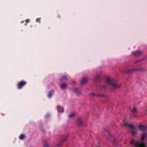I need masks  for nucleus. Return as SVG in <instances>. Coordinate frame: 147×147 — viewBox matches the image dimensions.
I'll list each match as a JSON object with an SVG mask.
<instances>
[{
  "mask_svg": "<svg viewBox=\"0 0 147 147\" xmlns=\"http://www.w3.org/2000/svg\"><path fill=\"white\" fill-rule=\"evenodd\" d=\"M130 144H131L136 147H145L144 144H140L136 140L132 139Z\"/></svg>",
  "mask_w": 147,
  "mask_h": 147,
  "instance_id": "f257e3e1",
  "label": "nucleus"
},
{
  "mask_svg": "<svg viewBox=\"0 0 147 147\" xmlns=\"http://www.w3.org/2000/svg\"><path fill=\"white\" fill-rule=\"evenodd\" d=\"M141 68H134V69H128L125 70L126 72L130 73L134 72L137 71H139L142 70Z\"/></svg>",
  "mask_w": 147,
  "mask_h": 147,
  "instance_id": "f03ea898",
  "label": "nucleus"
},
{
  "mask_svg": "<svg viewBox=\"0 0 147 147\" xmlns=\"http://www.w3.org/2000/svg\"><path fill=\"white\" fill-rule=\"evenodd\" d=\"M138 128L141 130L144 131H147V127L145 125L140 124L138 125Z\"/></svg>",
  "mask_w": 147,
  "mask_h": 147,
  "instance_id": "7ed1b4c3",
  "label": "nucleus"
},
{
  "mask_svg": "<svg viewBox=\"0 0 147 147\" xmlns=\"http://www.w3.org/2000/svg\"><path fill=\"white\" fill-rule=\"evenodd\" d=\"M76 122L77 125L80 126L83 124L84 121L82 118H78L76 119Z\"/></svg>",
  "mask_w": 147,
  "mask_h": 147,
  "instance_id": "20e7f679",
  "label": "nucleus"
},
{
  "mask_svg": "<svg viewBox=\"0 0 147 147\" xmlns=\"http://www.w3.org/2000/svg\"><path fill=\"white\" fill-rule=\"evenodd\" d=\"M147 136V131H144L142 134L141 137V140L142 141H143L145 139L146 136Z\"/></svg>",
  "mask_w": 147,
  "mask_h": 147,
  "instance_id": "39448f33",
  "label": "nucleus"
},
{
  "mask_svg": "<svg viewBox=\"0 0 147 147\" xmlns=\"http://www.w3.org/2000/svg\"><path fill=\"white\" fill-rule=\"evenodd\" d=\"M106 82L112 85L115 81L113 79L111 78H107L106 79Z\"/></svg>",
  "mask_w": 147,
  "mask_h": 147,
  "instance_id": "423d86ee",
  "label": "nucleus"
},
{
  "mask_svg": "<svg viewBox=\"0 0 147 147\" xmlns=\"http://www.w3.org/2000/svg\"><path fill=\"white\" fill-rule=\"evenodd\" d=\"M129 109L132 113H136L137 110V108L135 106H129Z\"/></svg>",
  "mask_w": 147,
  "mask_h": 147,
  "instance_id": "0eeeda50",
  "label": "nucleus"
},
{
  "mask_svg": "<svg viewBox=\"0 0 147 147\" xmlns=\"http://www.w3.org/2000/svg\"><path fill=\"white\" fill-rule=\"evenodd\" d=\"M128 124L127 123V120L125 118L123 120V122L122 124V126L124 127L128 126Z\"/></svg>",
  "mask_w": 147,
  "mask_h": 147,
  "instance_id": "6e6552de",
  "label": "nucleus"
},
{
  "mask_svg": "<svg viewBox=\"0 0 147 147\" xmlns=\"http://www.w3.org/2000/svg\"><path fill=\"white\" fill-rule=\"evenodd\" d=\"M112 85L113 87L115 88H119L121 86V85L120 84L117 83L115 81L112 84Z\"/></svg>",
  "mask_w": 147,
  "mask_h": 147,
  "instance_id": "1a4fd4ad",
  "label": "nucleus"
},
{
  "mask_svg": "<svg viewBox=\"0 0 147 147\" xmlns=\"http://www.w3.org/2000/svg\"><path fill=\"white\" fill-rule=\"evenodd\" d=\"M26 82L24 81H22L18 84V87L19 88H21L22 86L26 84Z\"/></svg>",
  "mask_w": 147,
  "mask_h": 147,
  "instance_id": "9d476101",
  "label": "nucleus"
},
{
  "mask_svg": "<svg viewBox=\"0 0 147 147\" xmlns=\"http://www.w3.org/2000/svg\"><path fill=\"white\" fill-rule=\"evenodd\" d=\"M76 115V113H73L69 114L68 116V117L69 119H72L74 118Z\"/></svg>",
  "mask_w": 147,
  "mask_h": 147,
  "instance_id": "9b49d317",
  "label": "nucleus"
},
{
  "mask_svg": "<svg viewBox=\"0 0 147 147\" xmlns=\"http://www.w3.org/2000/svg\"><path fill=\"white\" fill-rule=\"evenodd\" d=\"M43 147H50V145L46 141H44L43 143Z\"/></svg>",
  "mask_w": 147,
  "mask_h": 147,
  "instance_id": "f8f14e48",
  "label": "nucleus"
},
{
  "mask_svg": "<svg viewBox=\"0 0 147 147\" xmlns=\"http://www.w3.org/2000/svg\"><path fill=\"white\" fill-rule=\"evenodd\" d=\"M131 132L133 135L136 134L138 133V130L136 128H135V129L131 130Z\"/></svg>",
  "mask_w": 147,
  "mask_h": 147,
  "instance_id": "ddd939ff",
  "label": "nucleus"
},
{
  "mask_svg": "<svg viewBox=\"0 0 147 147\" xmlns=\"http://www.w3.org/2000/svg\"><path fill=\"white\" fill-rule=\"evenodd\" d=\"M142 52L139 51H137L134 52V54L137 55H140L142 54Z\"/></svg>",
  "mask_w": 147,
  "mask_h": 147,
  "instance_id": "4468645a",
  "label": "nucleus"
},
{
  "mask_svg": "<svg viewBox=\"0 0 147 147\" xmlns=\"http://www.w3.org/2000/svg\"><path fill=\"white\" fill-rule=\"evenodd\" d=\"M87 81V79L85 78H82L81 81V83L82 84H84L86 83Z\"/></svg>",
  "mask_w": 147,
  "mask_h": 147,
  "instance_id": "2eb2a0df",
  "label": "nucleus"
},
{
  "mask_svg": "<svg viewBox=\"0 0 147 147\" xmlns=\"http://www.w3.org/2000/svg\"><path fill=\"white\" fill-rule=\"evenodd\" d=\"M128 126L130 127L131 129V130L136 128L135 126L132 124H128Z\"/></svg>",
  "mask_w": 147,
  "mask_h": 147,
  "instance_id": "dca6fc26",
  "label": "nucleus"
},
{
  "mask_svg": "<svg viewBox=\"0 0 147 147\" xmlns=\"http://www.w3.org/2000/svg\"><path fill=\"white\" fill-rule=\"evenodd\" d=\"M66 86V84H65L64 83L62 84L61 86V88L62 89L64 88Z\"/></svg>",
  "mask_w": 147,
  "mask_h": 147,
  "instance_id": "f3484780",
  "label": "nucleus"
},
{
  "mask_svg": "<svg viewBox=\"0 0 147 147\" xmlns=\"http://www.w3.org/2000/svg\"><path fill=\"white\" fill-rule=\"evenodd\" d=\"M64 111V109L63 108H61L58 110V112L59 113H63Z\"/></svg>",
  "mask_w": 147,
  "mask_h": 147,
  "instance_id": "a211bd4d",
  "label": "nucleus"
},
{
  "mask_svg": "<svg viewBox=\"0 0 147 147\" xmlns=\"http://www.w3.org/2000/svg\"><path fill=\"white\" fill-rule=\"evenodd\" d=\"M24 135L22 134V135H21L20 136V139H23L24 138Z\"/></svg>",
  "mask_w": 147,
  "mask_h": 147,
  "instance_id": "6ab92c4d",
  "label": "nucleus"
},
{
  "mask_svg": "<svg viewBox=\"0 0 147 147\" xmlns=\"http://www.w3.org/2000/svg\"><path fill=\"white\" fill-rule=\"evenodd\" d=\"M61 144L59 143L57 144L55 146V147H60L61 146Z\"/></svg>",
  "mask_w": 147,
  "mask_h": 147,
  "instance_id": "aec40b11",
  "label": "nucleus"
},
{
  "mask_svg": "<svg viewBox=\"0 0 147 147\" xmlns=\"http://www.w3.org/2000/svg\"><path fill=\"white\" fill-rule=\"evenodd\" d=\"M146 111L147 112V109H146Z\"/></svg>",
  "mask_w": 147,
  "mask_h": 147,
  "instance_id": "412c9836",
  "label": "nucleus"
}]
</instances>
